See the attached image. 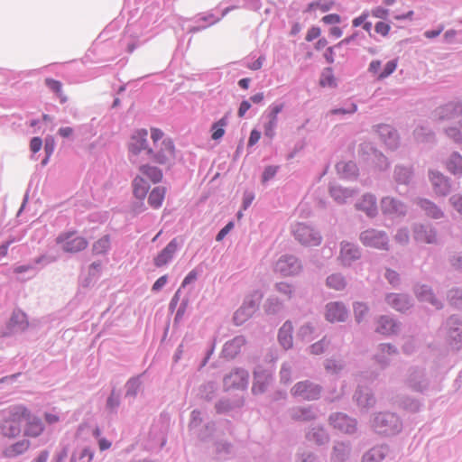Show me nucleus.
Here are the masks:
<instances>
[{
	"label": "nucleus",
	"instance_id": "3c124183",
	"mask_svg": "<svg viewBox=\"0 0 462 462\" xmlns=\"http://www.w3.org/2000/svg\"><path fill=\"white\" fill-rule=\"evenodd\" d=\"M390 30H391V26L388 23H383V22H378V23H376V24L374 26V31L378 34H380L383 37H385L389 34Z\"/></svg>",
	"mask_w": 462,
	"mask_h": 462
},
{
	"label": "nucleus",
	"instance_id": "f03ea898",
	"mask_svg": "<svg viewBox=\"0 0 462 462\" xmlns=\"http://www.w3.org/2000/svg\"><path fill=\"white\" fill-rule=\"evenodd\" d=\"M139 171L142 175H137L133 180L132 187L134 198L143 202L150 188L149 183L143 179V176L147 177L152 183H158L162 179V172L157 167L148 164L141 165Z\"/></svg>",
	"mask_w": 462,
	"mask_h": 462
},
{
	"label": "nucleus",
	"instance_id": "e433bc0d",
	"mask_svg": "<svg viewBox=\"0 0 462 462\" xmlns=\"http://www.w3.org/2000/svg\"><path fill=\"white\" fill-rule=\"evenodd\" d=\"M110 246V240L107 236H105L98 239L94 245H93V252L96 254H105Z\"/></svg>",
	"mask_w": 462,
	"mask_h": 462
},
{
	"label": "nucleus",
	"instance_id": "7c9ffc66",
	"mask_svg": "<svg viewBox=\"0 0 462 462\" xmlns=\"http://www.w3.org/2000/svg\"><path fill=\"white\" fill-rule=\"evenodd\" d=\"M227 125L226 117H223L211 126V138L215 141L221 139L225 134V127Z\"/></svg>",
	"mask_w": 462,
	"mask_h": 462
},
{
	"label": "nucleus",
	"instance_id": "6e6552de",
	"mask_svg": "<svg viewBox=\"0 0 462 462\" xmlns=\"http://www.w3.org/2000/svg\"><path fill=\"white\" fill-rule=\"evenodd\" d=\"M360 239L365 246L377 249H388V239L384 233L374 229L366 230L361 234Z\"/></svg>",
	"mask_w": 462,
	"mask_h": 462
},
{
	"label": "nucleus",
	"instance_id": "c9c22d12",
	"mask_svg": "<svg viewBox=\"0 0 462 462\" xmlns=\"http://www.w3.org/2000/svg\"><path fill=\"white\" fill-rule=\"evenodd\" d=\"M384 458V453L382 448H372L363 458V462H382Z\"/></svg>",
	"mask_w": 462,
	"mask_h": 462
},
{
	"label": "nucleus",
	"instance_id": "b1692460",
	"mask_svg": "<svg viewBox=\"0 0 462 462\" xmlns=\"http://www.w3.org/2000/svg\"><path fill=\"white\" fill-rule=\"evenodd\" d=\"M166 188L162 186L154 187L148 196V204L154 209L162 207L165 199Z\"/></svg>",
	"mask_w": 462,
	"mask_h": 462
},
{
	"label": "nucleus",
	"instance_id": "ea45409f",
	"mask_svg": "<svg viewBox=\"0 0 462 462\" xmlns=\"http://www.w3.org/2000/svg\"><path fill=\"white\" fill-rule=\"evenodd\" d=\"M29 447H30V442L28 440L23 439V440L18 441L15 444L12 445L8 448L7 452L11 456H16V455L22 454L24 451H26L29 448Z\"/></svg>",
	"mask_w": 462,
	"mask_h": 462
},
{
	"label": "nucleus",
	"instance_id": "393cba45",
	"mask_svg": "<svg viewBox=\"0 0 462 462\" xmlns=\"http://www.w3.org/2000/svg\"><path fill=\"white\" fill-rule=\"evenodd\" d=\"M386 301L398 311H404L410 307V301L404 295L389 294L386 297Z\"/></svg>",
	"mask_w": 462,
	"mask_h": 462
},
{
	"label": "nucleus",
	"instance_id": "1a4fd4ad",
	"mask_svg": "<svg viewBox=\"0 0 462 462\" xmlns=\"http://www.w3.org/2000/svg\"><path fill=\"white\" fill-rule=\"evenodd\" d=\"M291 393L305 400H316L320 395V387L308 381L300 382L293 386Z\"/></svg>",
	"mask_w": 462,
	"mask_h": 462
},
{
	"label": "nucleus",
	"instance_id": "09e8293b",
	"mask_svg": "<svg viewBox=\"0 0 462 462\" xmlns=\"http://www.w3.org/2000/svg\"><path fill=\"white\" fill-rule=\"evenodd\" d=\"M356 401L363 407L370 406L374 402V400L372 396H370L367 393L363 394L361 392L356 395Z\"/></svg>",
	"mask_w": 462,
	"mask_h": 462
},
{
	"label": "nucleus",
	"instance_id": "aec40b11",
	"mask_svg": "<svg viewBox=\"0 0 462 462\" xmlns=\"http://www.w3.org/2000/svg\"><path fill=\"white\" fill-rule=\"evenodd\" d=\"M430 179L436 194L445 196L449 192L450 185L441 173L430 172Z\"/></svg>",
	"mask_w": 462,
	"mask_h": 462
},
{
	"label": "nucleus",
	"instance_id": "13d9d810",
	"mask_svg": "<svg viewBox=\"0 0 462 462\" xmlns=\"http://www.w3.org/2000/svg\"><path fill=\"white\" fill-rule=\"evenodd\" d=\"M313 333V328L310 325H306L300 328V335L303 339L310 340V335Z\"/></svg>",
	"mask_w": 462,
	"mask_h": 462
},
{
	"label": "nucleus",
	"instance_id": "de8ad7c7",
	"mask_svg": "<svg viewBox=\"0 0 462 462\" xmlns=\"http://www.w3.org/2000/svg\"><path fill=\"white\" fill-rule=\"evenodd\" d=\"M447 134L455 142L462 143V125H459L457 127H449L447 130Z\"/></svg>",
	"mask_w": 462,
	"mask_h": 462
},
{
	"label": "nucleus",
	"instance_id": "dca6fc26",
	"mask_svg": "<svg viewBox=\"0 0 462 462\" xmlns=\"http://www.w3.org/2000/svg\"><path fill=\"white\" fill-rule=\"evenodd\" d=\"M381 208L383 213L387 215H403L405 213L404 205L392 197H385L382 199Z\"/></svg>",
	"mask_w": 462,
	"mask_h": 462
},
{
	"label": "nucleus",
	"instance_id": "cd10ccee",
	"mask_svg": "<svg viewBox=\"0 0 462 462\" xmlns=\"http://www.w3.org/2000/svg\"><path fill=\"white\" fill-rule=\"evenodd\" d=\"M417 295L421 301H429L436 309H439L441 307L440 302L433 296L430 289L425 285H422L417 289Z\"/></svg>",
	"mask_w": 462,
	"mask_h": 462
},
{
	"label": "nucleus",
	"instance_id": "49530a36",
	"mask_svg": "<svg viewBox=\"0 0 462 462\" xmlns=\"http://www.w3.org/2000/svg\"><path fill=\"white\" fill-rule=\"evenodd\" d=\"M284 107L283 104H276L270 107V112L267 115V119L269 121H273L278 123V115L282 111Z\"/></svg>",
	"mask_w": 462,
	"mask_h": 462
},
{
	"label": "nucleus",
	"instance_id": "0e129e2a",
	"mask_svg": "<svg viewBox=\"0 0 462 462\" xmlns=\"http://www.w3.org/2000/svg\"><path fill=\"white\" fill-rule=\"evenodd\" d=\"M453 207L462 216V196H453L451 198Z\"/></svg>",
	"mask_w": 462,
	"mask_h": 462
},
{
	"label": "nucleus",
	"instance_id": "bf43d9fd",
	"mask_svg": "<svg viewBox=\"0 0 462 462\" xmlns=\"http://www.w3.org/2000/svg\"><path fill=\"white\" fill-rule=\"evenodd\" d=\"M167 281H168V277L167 275H162L161 276L159 279H157L155 281V282L153 283L152 285V290L153 291H160L166 283H167Z\"/></svg>",
	"mask_w": 462,
	"mask_h": 462
},
{
	"label": "nucleus",
	"instance_id": "f3484780",
	"mask_svg": "<svg viewBox=\"0 0 462 462\" xmlns=\"http://www.w3.org/2000/svg\"><path fill=\"white\" fill-rule=\"evenodd\" d=\"M414 238L418 243L434 244L437 242V234L430 226L420 225L414 229Z\"/></svg>",
	"mask_w": 462,
	"mask_h": 462
},
{
	"label": "nucleus",
	"instance_id": "338daca9",
	"mask_svg": "<svg viewBox=\"0 0 462 462\" xmlns=\"http://www.w3.org/2000/svg\"><path fill=\"white\" fill-rule=\"evenodd\" d=\"M369 17V14L367 12L363 13L360 16L356 17L352 23L354 27H358L361 24H364V23L367 20Z\"/></svg>",
	"mask_w": 462,
	"mask_h": 462
},
{
	"label": "nucleus",
	"instance_id": "39448f33",
	"mask_svg": "<svg viewBox=\"0 0 462 462\" xmlns=\"http://www.w3.org/2000/svg\"><path fill=\"white\" fill-rule=\"evenodd\" d=\"M302 268L300 260L292 254L282 255L273 264V272L282 277L298 275Z\"/></svg>",
	"mask_w": 462,
	"mask_h": 462
},
{
	"label": "nucleus",
	"instance_id": "052dcab7",
	"mask_svg": "<svg viewBox=\"0 0 462 462\" xmlns=\"http://www.w3.org/2000/svg\"><path fill=\"white\" fill-rule=\"evenodd\" d=\"M258 301H259V299H257L256 301L250 300H246L244 303V305L247 306V316H252L255 312V310L258 307V304H259Z\"/></svg>",
	"mask_w": 462,
	"mask_h": 462
},
{
	"label": "nucleus",
	"instance_id": "5fc2aeb1",
	"mask_svg": "<svg viewBox=\"0 0 462 462\" xmlns=\"http://www.w3.org/2000/svg\"><path fill=\"white\" fill-rule=\"evenodd\" d=\"M322 22L327 24H337L340 23V16L336 14H330L323 16Z\"/></svg>",
	"mask_w": 462,
	"mask_h": 462
},
{
	"label": "nucleus",
	"instance_id": "9b49d317",
	"mask_svg": "<svg viewBox=\"0 0 462 462\" xmlns=\"http://www.w3.org/2000/svg\"><path fill=\"white\" fill-rule=\"evenodd\" d=\"M180 241L173 238L158 254L153 258V263L156 267H162L168 264L173 258L178 248Z\"/></svg>",
	"mask_w": 462,
	"mask_h": 462
},
{
	"label": "nucleus",
	"instance_id": "a211bd4d",
	"mask_svg": "<svg viewBox=\"0 0 462 462\" xmlns=\"http://www.w3.org/2000/svg\"><path fill=\"white\" fill-rule=\"evenodd\" d=\"M246 340L243 336L234 337L226 342L223 347V354L227 358H235L245 345Z\"/></svg>",
	"mask_w": 462,
	"mask_h": 462
},
{
	"label": "nucleus",
	"instance_id": "5701e85b",
	"mask_svg": "<svg viewBox=\"0 0 462 462\" xmlns=\"http://www.w3.org/2000/svg\"><path fill=\"white\" fill-rule=\"evenodd\" d=\"M28 325L26 314L21 310L14 311L8 324L9 328L15 331H23Z\"/></svg>",
	"mask_w": 462,
	"mask_h": 462
},
{
	"label": "nucleus",
	"instance_id": "c03bdc74",
	"mask_svg": "<svg viewBox=\"0 0 462 462\" xmlns=\"http://www.w3.org/2000/svg\"><path fill=\"white\" fill-rule=\"evenodd\" d=\"M276 290L285 295L288 299H291L293 293L292 285L288 282H278L275 285Z\"/></svg>",
	"mask_w": 462,
	"mask_h": 462
},
{
	"label": "nucleus",
	"instance_id": "9d476101",
	"mask_svg": "<svg viewBox=\"0 0 462 462\" xmlns=\"http://www.w3.org/2000/svg\"><path fill=\"white\" fill-rule=\"evenodd\" d=\"M438 120H455L462 116V103L449 102L436 110Z\"/></svg>",
	"mask_w": 462,
	"mask_h": 462
},
{
	"label": "nucleus",
	"instance_id": "864d4df0",
	"mask_svg": "<svg viewBox=\"0 0 462 462\" xmlns=\"http://www.w3.org/2000/svg\"><path fill=\"white\" fill-rule=\"evenodd\" d=\"M371 14L375 18L386 19L389 14V11L382 6H377L371 11Z\"/></svg>",
	"mask_w": 462,
	"mask_h": 462
},
{
	"label": "nucleus",
	"instance_id": "4be33fe9",
	"mask_svg": "<svg viewBox=\"0 0 462 462\" xmlns=\"http://www.w3.org/2000/svg\"><path fill=\"white\" fill-rule=\"evenodd\" d=\"M292 331L293 327L290 321H286L280 328L278 339L284 349H289L292 346Z\"/></svg>",
	"mask_w": 462,
	"mask_h": 462
},
{
	"label": "nucleus",
	"instance_id": "bb28decb",
	"mask_svg": "<svg viewBox=\"0 0 462 462\" xmlns=\"http://www.w3.org/2000/svg\"><path fill=\"white\" fill-rule=\"evenodd\" d=\"M449 337L456 343H462V323L456 318L448 321Z\"/></svg>",
	"mask_w": 462,
	"mask_h": 462
},
{
	"label": "nucleus",
	"instance_id": "0eeeda50",
	"mask_svg": "<svg viewBox=\"0 0 462 462\" xmlns=\"http://www.w3.org/2000/svg\"><path fill=\"white\" fill-rule=\"evenodd\" d=\"M293 235L301 245L307 246H317L322 240L318 231L301 223L294 226Z\"/></svg>",
	"mask_w": 462,
	"mask_h": 462
},
{
	"label": "nucleus",
	"instance_id": "a18cd8bd",
	"mask_svg": "<svg viewBox=\"0 0 462 462\" xmlns=\"http://www.w3.org/2000/svg\"><path fill=\"white\" fill-rule=\"evenodd\" d=\"M396 67H397V62L395 60L388 61L385 64L383 71L379 73L378 79H383L384 78H387L389 75H391L396 69Z\"/></svg>",
	"mask_w": 462,
	"mask_h": 462
},
{
	"label": "nucleus",
	"instance_id": "58836bf2",
	"mask_svg": "<svg viewBox=\"0 0 462 462\" xmlns=\"http://www.w3.org/2000/svg\"><path fill=\"white\" fill-rule=\"evenodd\" d=\"M327 284L328 287L340 291L345 288L346 282L341 275L332 274L327 279Z\"/></svg>",
	"mask_w": 462,
	"mask_h": 462
},
{
	"label": "nucleus",
	"instance_id": "a19ab883",
	"mask_svg": "<svg viewBox=\"0 0 462 462\" xmlns=\"http://www.w3.org/2000/svg\"><path fill=\"white\" fill-rule=\"evenodd\" d=\"M308 438L318 444H322L328 439V434L322 428H319L317 430L314 429L312 432H310L308 434Z\"/></svg>",
	"mask_w": 462,
	"mask_h": 462
},
{
	"label": "nucleus",
	"instance_id": "680f3d73",
	"mask_svg": "<svg viewBox=\"0 0 462 462\" xmlns=\"http://www.w3.org/2000/svg\"><path fill=\"white\" fill-rule=\"evenodd\" d=\"M234 224L232 222H229L226 226H224L217 235V241H221L227 234L228 232L233 228Z\"/></svg>",
	"mask_w": 462,
	"mask_h": 462
},
{
	"label": "nucleus",
	"instance_id": "ddd939ff",
	"mask_svg": "<svg viewBox=\"0 0 462 462\" xmlns=\"http://www.w3.org/2000/svg\"><path fill=\"white\" fill-rule=\"evenodd\" d=\"M24 430L23 434L26 437L36 438L39 437L44 430V425L40 418L34 416L28 410V416L23 420Z\"/></svg>",
	"mask_w": 462,
	"mask_h": 462
},
{
	"label": "nucleus",
	"instance_id": "6e6d98bb",
	"mask_svg": "<svg viewBox=\"0 0 462 462\" xmlns=\"http://www.w3.org/2000/svg\"><path fill=\"white\" fill-rule=\"evenodd\" d=\"M277 172V167L275 166H268L265 168L263 173V181H267L270 179L273 178Z\"/></svg>",
	"mask_w": 462,
	"mask_h": 462
},
{
	"label": "nucleus",
	"instance_id": "c756f323",
	"mask_svg": "<svg viewBox=\"0 0 462 462\" xmlns=\"http://www.w3.org/2000/svg\"><path fill=\"white\" fill-rule=\"evenodd\" d=\"M337 171L343 175L344 178L356 177L357 167L352 162H340L337 165Z\"/></svg>",
	"mask_w": 462,
	"mask_h": 462
},
{
	"label": "nucleus",
	"instance_id": "6ab92c4d",
	"mask_svg": "<svg viewBox=\"0 0 462 462\" xmlns=\"http://www.w3.org/2000/svg\"><path fill=\"white\" fill-rule=\"evenodd\" d=\"M358 210L364 211L368 217H374L377 214L376 199L371 194H365L356 205Z\"/></svg>",
	"mask_w": 462,
	"mask_h": 462
},
{
	"label": "nucleus",
	"instance_id": "e2e57ef3",
	"mask_svg": "<svg viewBox=\"0 0 462 462\" xmlns=\"http://www.w3.org/2000/svg\"><path fill=\"white\" fill-rule=\"evenodd\" d=\"M261 138V133L258 130H252L250 133L249 140H248V145L253 146Z\"/></svg>",
	"mask_w": 462,
	"mask_h": 462
},
{
	"label": "nucleus",
	"instance_id": "20e7f679",
	"mask_svg": "<svg viewBox=\"0 0 462 462\" xmlns=\"http://www.w3.org/2000/svg\"><path fill=\"white\" fill-rule=\"evenodd\" d=\"M56 243L60 245L64 252L71 254L86 249L88 245L87 239L76 231H67L60 234L56 238Z\"/></svg>",
	"mask_w": 462,
	"mask_h": 462
},
{
	"label": "nucleus",
	"instance_id": "72a5a7b5",
	"mask_svg": "<svg viewBox=\"0 0 462 462\" xmlns=\"http://www.w3.org/2000/svg\"><path fill=\"white\" fill-rule=\"evenodd\" d=\"M420 204L430 217L439 218L442 216L441 211L430 201L422 199L420 201Z\"/></svg>",
	"mask_w": 462,
	"mask_h": 462
},
{
	"label": "nucleus",
	"instance_id": "473e14b6",
	"mask_svg": "<svg viewBox=\"0 0 462 462\" xmlns=\"http://www.w3.org/2000/svg\"><path fill=\"white\" fill-rule=\"evenodd\" d=\"M45 84L59 97L61 103L67 101V97L62 93V84L60 81L48 78L45 79Z\"/></svg>",
	"mask_w": 462,
	"mask_h": 462
},
{
	"label": "nucleus",
	"instance_id": "423d86ee",
	"mask_svg": "<svg viewBox=\"0 0 462 462\" xmlns=\"http://www.w3.org/2000/svg\"><path fill=\"white\" fill-rule=\"evenodd\" d=\"M373 427L381 434H394L400 430L399 418L393 413H379L374 417Z\"/></svg>",
	"mask_w": 462,
	"mask_h": 462
},
{
	"label": "nucleus",
	"instance_id": "2f4dec72",
	"mask_svg": "<svg viewBox=\"0 0 462 462\" xmlns=\"http://www.w3.org/2000/svg\"><path fill=\"white\" fill-rule=\"evenodd\" d=\"M330 194L338 203L345 202L348 198L353 196V192L341 187L332 186L330 188Z\"/></svg>",
	"mask_w": 462,
	"mask_h": 462
},
{
	"label": "nucleus",
	"instance_id": "8fccbe9b",
	"mask_svg": "<svg viewBox=\"0 0 462 462\" xmlns=\"http://www.w3.org/2000/svg\"><path fill=\"white\" fill-rule=\"evenodd\" d=\"M276 126H277V122L268 120L263 125V130H264L265 136L269 137L270 139L273 138V136L275 135Z\"/></svg>",
	"mask_w": 462,
	"mask_h": 462
},
{
	"label": "nucleus",
	"instance_id": "603ef678",
	"mask_svg": "<svg viewBox=\"0 0 462 462\" xmlns=\"http://www.w3.org/2000/svg\"><path fill=\"white\" fill-rule=\"evenodd\" d=\"M321 30L319 27L312 26L310 28L306 33L305 40L307 42H312L313 40L319 38L320 36Z\"/></svg>",
	"mask_w": 462,
	"mask_h": 462
},
{
	"label": "nucleus",
	"instance_id": "f257e3e1",
	"mask_svg": "<svg viewBox=\"0 0 462 462\" xmlns=\"http://www.w3.org/2000/svg\"><path fill=\"white\" fill-rule=\"evenodd\" d=\"M148 132L145 129L135 131L130 138L128 151L130 160L136 163L139 156L143 154L144 159L164 164L174 158L175 149L173 143L169 139H162L163 133L160 129H151L152 146L149 144Z\"/></svg>",
	"mask_w": 462,
	"mask_h": 462
},
{
	"label": "nucleus",
	"instance_id": "69168bd1",
	"mask_svg": "<svg viewBox=\"0 0 462 462\" xmlns=\"http://www.w3.org/2000/svg\"><path fill=\"white\" fill-rule=\"evenodd\" d=\"M396 240L401 244H405L409 240V233L405 229H401L396 235Z\"/></svg>",
	"mask_w": 462,
	"mask_h": 462
},
{
	"label": "nucleus",
	"instance_id": "412c9836",
	"mask_svg": "<svg viewBox=\"0 0 462 462\" xmlns=\"http://www.w3.org/2000/svg\"><path fill=\"white\" fill-rule=\"evenodd\" d=\"M380 135L389 149H395L398 146V135L396 132L389 125L379 127Z\"/></svg>",
	"mask_w": 462,
	"mask_h": 462
},
{
	"label": "nucleus",
	"instance_id": "4468645a",
	"mask_svg": "<svg viewBox=\"0 0 462 462\" xmlns=\"http://www.w3.org/2000/svg\"><path fill=\"white\" fill-rule=\"evenodd\" d=\"M325 317L329 322H342L347 318V310L340 302H330L326 306Z\"/></svg>",
	"mask_w": 462,
	"mask_h": 462
},
{
	"label": "nucleus",
	"instance_id": "4c0bfd02",
	"mask_svg": "<svg viewBox=\"0 0 462 462\" xmlns=\"http://www.w3.org/2000/svg\"><path fill=\"white\" fill-rule=\"evenodd\" d=\"M319 84L322 87H335L336 79L330 68L325 69L321 74Z\"/></svg>",
	"mask_w": 462,
	"mask_h": 462
},
{
	"label": "nucleus",
	"instance_id": "f8f14e48",
	"mask_svg": "<svg viewBox=\"0 0 462 462\" xmlns=\"http://www.w3.org/2000/svg\"><path fill=\"white\" fill-rule=\"evenodd\" d=\"M329 423L335 429L345 432L353 433L356 430V420L343 413H335L329 417Z\"/></svg>",
	"mask_w": 462,
	"mask_h": 462
},
{
	"label": "nucleus",
	"instance_id": "4d7b16f0",
	"mask_svg": "<svg viewBox=\"0 0 462 462\" xmlns=\"http://www.w3.org/2000/svg\"><path fill=\"white\" fill-rule=\"evenodd\" d=\"M42 146V141L40 137H33L30 142V149L32 152H38Z\"/></svg>",
	"mask_w": 462,
	"mask_h": 462
},
{
	"label": "nucleus",
	"instance_id": "774afa93",
	"mask_svg": "<svg viewBox=\"0 0 462 462\" xmlns=\"http://www.w3.org/2000/svg\"><path fill=\"white\" fill-rule=\"evenodd\" d=\"M449 299L452 304L458 305L457 300H462V291L456 290L451 291L449 294Z\"/></svg>",
	"mask_w": 462,
	"mask_h": 462
},
{
	"label": "nucleus",
	"instance_id": "2eb2a0df",
	"mask_svg": "<svg viewBox=\"0 0 462 462\" xmlns=\"http://www.w3.org/2000/svg\"><path fill=\"white\" fill-rule=\"evenodd\" d=\"M359 256L360 252L355 245L347 242L341 244L338 259L343 265H350L352 262L358 259Z\"/></svg>",
	"mask_w": 462,
	"mask_h": 462
},
{
	"label": "nucleus",
	"instance_id": "37998d69",
	"mask_svg": "<svg viewBox=\"0 0 462 462\" xmlns=\"http://www.w3.org/2000/svg\"><path fill=\"white\" fill-rule=\"evenodd\" d=\"M250 317L251 316H247V306L246 305H243L235 313L234 320H235L236 325H241Z\"/></svg>",
	"mask_w": 462,
	"mask_h": 462
},
{
	"label": "nucleus",
	"instance_id": "a878e982",
	"mask_svg": "<svg viewBox=\"0 0 462 462\" xmlns=\"http://www.w3.org/2000/svg\"><path fill=\"white\" fill-rule=\"evenodd\" d=\"M397 330V324L388 317L383 316L378 320L376 332L383 335H392Z\"/></svg>",
	"mask_w": 462,
	"mask_h": 462
},
{
	"label": "nucleus",
	"instance_id": "79ce46f5",
	"mask_svg": "<svg viewBox=\"0 0 462 462\" xmlns=\"http://www.w3.org/2000/svg\"><path fill=\"white\" fill-rule=\"evenodd\" d=\"M354 312L356 321L360 322L366 316L368 312V308L364 303L356 302L354 305Z\"/></svg>",
	"mask_w": 462,
	"mask_h": 462
},
{
	"label": "nucleus",
	"instance_id": "7ed1b4c3",
	"mask_svg": "<svg viewBox=\"0 0 462 462\" xmlns=\"http://www.w3.org/2000/svg\"><path fill=\"white\" fill-rule=\"evenodd\" d=\"M28 416V409L22 405L11 407L8 417L4 420L2 433L9 438L16 437L21 433V426Z\"/></svg>",
	"mask_w": 462,
	"mask_h": 462
},
{
	"label": "nucleus",
	"instance_id": "f704fd0d",
	"mask_svg": "<svg viewBox=\"0 0 462 462\" xmlns=\"http://www.w3.org/2000/svg\"><path fill=\"white\" fill-rule=\"evenodd\" d=\"M291 417L296 420H310L314 418V412L310 409L298 408L292 411Z\"/></svg>",
	"mask_w": 462,
	"mask_h": 462
},
{
	"label": "nucleus",
	"instance_id": "c85d7f7f",
	"mask_svg": "<svg viewBox=\"0 0 462 462\" xmlns=\"http://www.w3.org/2000/svg\"><path fill=\"white\" fill-rule=\"evenodd\" d=\"M447 169L454 175L462 174V156L453 153L447 162Z\"/></svg>",
	"mask_w": 462,
	"mask_h": 462
}]
</instances>
